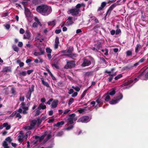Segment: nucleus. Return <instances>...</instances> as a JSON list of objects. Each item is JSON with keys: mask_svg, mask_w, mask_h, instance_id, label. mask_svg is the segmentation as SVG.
<instances>
[{"mask_svg": "<svg viewBox=\"0 0 148 148\" xmlns=\"http://www.w3.org/2000/svg\"><path fill=\"white\" fill-rule=\"evenodd\" d=\"M67 122L69 123L70 124H72L74 123L73 119L72 118L69 117L67 120Z\"/></svg>", "mask_w": 148, "mask_h": 148, "instance_id": "nucleus-23", "label": "nucleus"}, {"mask_svg": "<svg viewBox=\"0 0 148 148\" xmlns=\"http://www.w3.org/2000/svg\"><path fill=\"white\" fill-rule=\"evenodd\" d=\"M140 45H137L135 48V51L137 53L138 51V50L140 49Z\"/></svg>", "mask_w": 148, "mask_h": 148, "instance_id": "nucleus-38", "label": "nucleus"}, {"mask_svg": "<svg viewBox=\"0 0 148 148\" xmlns=\"http://www.w3.org/2000/svg\"><path fill=\"white\" fill-rule=\"evenodd\" d=\"M79 9H76L75 8L70 9L69 10V13L71 14L73 16L77 15L79 14Z\"/></svg>", "mask_w": 148, "mask_h": 148, "instance_id": "nucleus-3", "label": "nucleus"}, {"mask_svg": "<svg viewBox=\"0 0 148 148\" xmlns=\"http://www.w3.org/2000/svg\"><path fill=\"white\" fill-rule=\"evenodd\" d=\"M25 14L27 16H29L30 14V12L29 9L27 8H25Z\"/></svg>", "mask_w": 148, "mask_h": 148, "instance_id": "nucleus-20", "label": "nucleus"}, {"mask_svg": "<svg viewBox=\"0 0 148 148\" xmlns=\"http://www.w3.org/2000/svg\"><path fill=\"white\" fill-rule=\"evenodd\" d=\"M11 93L13 95L15 94L16 90H15V88L14 87H12L11 88Z\"/></svg>", "mask_w": 148, "mask_h": 148, "instance_id": "nucleus-36", "label": "nucleus"}, {"mask_svg": "<svg viewBox=\"0 0 148 148\" xmlns=\"http://www.w3.org/2000/svg\"><path fill=\"white\" fill-rule=\"evenodd\" d=\"M85 6V5L83 3L82 4H77L76 6V9H79V8L82 6L84 7Z\"/></svg>", "mask_w": 148, "mask_h": 148, "instance_id": "nucleus-26", "label": "nucleus"}, {"mask_svg": "<svg viewBox=\"0 0 148 148\" xmlns=\"http://www.w3.org/2000/svg\"><path fill=\"white\" fill-rule=\"evenodd\" d=\"M64 121H63L58 122L57 123V127H59L60 126L64 125Z\"/></svg>", "mask_w": 148, "mask_h": 148, "instance_id": "nucleus-29", "label": "nucleus"}, {"mask_svg": "<svg viewBox=\"0 0 148 148\" xmlns=\"http://www.w3.org/2000/svg\"><path fill=\"white\" fill-rule=\"evenodd\" d=\"M91 18H93V19H94V21L95 23H98L99 21H98V20L96 18H95V16H91Z\"/></svg>", "mask_w": 148, "mask_h": 148, "instance_id": "nucleus-49", "label": "nucleus"}, {"mask_svg": "<svg viewBox=\"0 0 148 148\" xmlns=\"http://www.w3.org/2000/svg\"><path fill=\"white\" fill-rule=\"evenodd\" d=\"M49 25L54 26L55 25V22L54 21L49 22L48 23Z\"/></svg>", "mask_w": 148, "mask_h": 148, "instance_id": "nucleus-51", "label": "nucleus"}, {"mask_svg": "<svg viewBox=\"0 0 148 148\" xmlns=\"http://www.w3.org/2000/svg\"><path fill=\"white\" fill-rule=\"evenodd\" d=\"M116 6V3H114L108 9L107 12V13H108L109 12H110Z\"/></svg>", "mask_w": 148, "mask_h": 148, "instance_id": "nucleus-21", "label": "nucleus"}, {"mask_svg": "<svg viewBox=\"0 0 148 148\" xmlns=\"http://www.w3.org/2000/svg\"><path fill=\"white\" fill-rule=\"evenodd\" d=\"M4 26L7 29H8L10 27V25L8 24H6L4 25Z\"/></svg>", "mask_w": 148, "mask_h": 148, "instance_id": "nucleus-39", "label": "nucleus"}, {"mask_svg": "<svg viewBox=\"0 0 148 148\" xmlns=\"http://www.w3.org/2000/svg\"><path fill=\"white\" fill-rule=\"evenodd\" d=\"M132 51H128L126 52L127 55V56H130L132 55Z\"/></svg>", "mask_w": 148, "mask_h": 148, "instance_id": "nucleus-62", "label": "nucleus"}, {"mask_svg": "<svg viewBox=\"0 0 148 148\" xmlns=\"http://www.w3.org/2000/svg\"><path fill=\"white\" fill-rule=\"evenodd\" d=\"M34 86L33 85H32L31 88H29L28 92L30 93L29 94H28L29 95V97H28V98H29L30 97H31L32 93L34 91Z\"/></svg>", "mask_w": 148, "mask_h": 148, "instance_id": "nucleus-18", "label": "nucleus"}, {"mask_svg": "<svg viewBox=\"0 0 148 148\" xmlns=\"http://www.w3.org/2000/svg\"><path fill=\"white\" fill-rule=\"evenodd\" d=\"M75 116V113H73L69 115V117L72 118L73 119L74 118Z\"/></svg>", "mask_w": 148, "mask_h": 148, "instance_id": "nucleus-55", "label": "nucleus"}, {"mask_svg": "<svg viewBox=\"0 0 148 148\" xmlns=\"http://www.w3.org/2000/svg\"><path fill=\"white\" fill-rule=\"evenodd\" d=\"M75 65L74 61H71L67 62L66 65L64 66V68L66 69H72L74 67Z\"/></svg>", "mask_w": 148, "mask_h": 148, "instance_id": "nucleus-2", "label": "nucleus"}, {"mask_svg": "<svg viewBox=\"0 0 148 148\" xmlns=\"http://www.w3.org/2000/svg\"><path fill=\"white\" fill-rule=\"evenodd\" d=\"M20 107L23 110H28L29 109V107L28 106H27L24 102L21 103L20 105Z\"/></svg>", "mask_w": 148, "mask_h": 148, "instance_id": "nucleus-10", "label": "nucleus"}, {"mask_svg": "<svg viewBox=\"0 0 148 148\" xmlns=\"http://www.w3.org/2000/svg\"><path fill=\"white\" fill-rule=\"evenodd\" d=\"M106 3L105 2H103L101 3L100 7H99L98 9V11H100L103 9V8L106 6Z\"/></svg>", "mask_w": 148, "mask_h": 148, "instance_id": "nucleus-12", "label": "nucleus"}, {"mask_svg": "<svg viewBox=\"0 0 148 148\" xmlns=\"http://www.w3.org/2000/svg\"><path fill=\"white\" fill-rule=\"evenodd\" d=\"M3 127H6V130H9L11 126L10 125H9L7 123H3Z\"/></svg>", "mask_w": 148, "mask_h": 148, "instance_id": "nucleus-22", "label": "nucleus"}, {"mask_svg": "<svg viewBox=\"0 0 148 148\" xmlns=\"http://www.w3.org/2000/svg\"><path fill=\"white\" fill-rule=\"evenodd\" d=\"M19 32L20 34H23L24 33L25 31L23 28H21L20 29Z\"/></svg>", "mask_w": 148, "mask_h": 148, "instance_id": "nucleus-57", "label": "nucleus"}, {"mask_svg": "<svg viewBox=\"0 0 148 148\" xmlns=\"http://www.w3.org/2000/svg\"><path fill=\"white\" fill-rule=\"evenodd\" d=\"M123 97V95L121 93H119V95L116 97H114V98L117 100V101H119Z\"/></svg>", "mask_w": 148, "mask_h": 148, "instance_id": "nucleus-13", "label": "nucleus"}, {"mask_svg": "<svg viewBox=\"0 0 148 148\" xmlns=\"http://www.w3.org/2000/svg\"><path fill=\"white\" fill-rule=\"evenodd\" d=\"M89 117L88 116H83L80 118L78 120L77 122L81 121L82 122L86 123L89 121Z\"/></svg>", "mask_w": 148, "mask_h": 148, "instance_id": "nucleus-4", "label": "nucleus"}, {"mask_svg": "<svg viewBox=\"0 0 148 148\" xmlns=\"http://www.w3.org/2000/svg\"><path fill=\"white\" fill-rule=\"evenodd\" d=\"M13 47L14 50L15 51L17 52L18 51V49L16 46H13Z\"/></svg>", "mask_w": 148, "mask_h": 148, "instance_id": "nucleus-53", "label": "nucleus"}, {"mask_svg": "<svg viewBox=\"0 0 148 148\" xmlns=\"http://www.w3.org/2000/svg\"><path fill=\"white\" fill-rule=\"evenodd\" d=\"M73 23L72 17H69L68 18L67 20L66 23L68 25H71Z\"/></svg>", "mask_w": 148, "mask_h": 148, "instance_id": "nucleus-11", "label": "nucleus"}, {"mask_svg": "<svg viewBox=\"0 0 148 148\" xmlns=\"http://www.w3.org/2000/svg\"><path fill=\"white\" fill-rule=\"evenodd\" d=\"M44 53V50L42 49L40 51V52H35L34 53V55L35 56H39L40 55H43Z\"/></svg>", "mask_w": 148, "mask_h": 148, "instance_id": "nucleus-14", "label": "nucleus"}, {"mask_svg": "<svg viewBox=\"0 0 148 148\" xmlns=\"http://www.w3.org/2000/svg\"><path fill=\"white\" fill-rule=\"evenodd\" d=\"M53 99L52 98L50 99L46 103L48 104L49 105L51 104V101H53Z\"/></svg>", "mask_w": 148, "mask_h": 148, "instance_id": "nucleus-50", "label": "nucleus"}, {"mask_svg": "<svg viewBox=\"0 0 148 148\" xmlns=\"http://www.w3.org/2000/svg\"><path fill=\"white\" fill-rule=\"evenodd\" d=\"M116 93V89L115 88H112L109 90L106 94V95H114Z\"/></svg>", "mask_w": 148, "mask_h": 148, "instance_id": "nucleus-9", "label": "nucleus"}, {"mask_svg": "<svg viewBox=\"0 0 148 148\" xmlns=\"http://www.w3.org/2000/svg\"><path fill=\"white\" fill-rule=\"evenodd\" d=\"M3 71L4 72H11V68L10 66H6L3 69Z\"/></svg>", "mask_w": 148, "mask_h": 148, "instance_id": "nucleus-16", "label": "nucleus"}, {"mask_svg": "<svg viewBox=\"0 0 148 148\" xmlns=\"http://www.w3.org/2000/svg\"><path fill=\"white\" fill-rule=\"evenodd\" d=\"M40 110H39L38 109V110H37L36 111V113L35 114V116H38L40 114Z\"/></svg>", "mask_w": 148, "mask_h": 148, "instance_id": "nucleus-48", "label": "nucleus"}, {"mask_svg": "<svg viewBox=\"0 0 148 148\" xmlns=\"http://www.w3.org/2000/svg\"><path fill=\"white\" fill-rule=\"evenodd\" d=\"M34 71V70H28L27 72V74L28 75H30V74L32 72H33Z\"/></svg>", "mask_w": 148, "mask_h": 148, "instance_id": "nucleus-60", "label": "nucleus"}, {"mask_svg": "<svg viewBox=\"0 0 148 148\" xmlns=\"http://www.w3.org/2000/svg\"><path fill=\"white\" fill-rule=\"evenodd\" d=\"M145 59L144 58H141L139 61V62L140 63H142L145 60Z\"/></svg>", "mask_w": 148, "mask_h": 148, "instance_id": "nucleus-63", "label": "nucleus"}, {"mask_svg": "<svg viewBox=\"0 0 148 148\" xmlns=\"http://www.w3.org/2000/svg\"><path fill=\"white\" fill-rule=\"evenodd\" d=\"M109 95H107L105 99V100L106 101H108L110 99V97Z\"/></svg>", "mask_w": 148, "mask_h": 148, "instance_id": "nucleus-42", "label": "nucleus"}, {"mask_svg": "<svg viewBox=\"0 0 148 148\" xmlns=\"http://www.w3.org/2000/svg\"><path fill=\"white\" fill-rule=\"evenodd\" d=\"M145 80H146L148 79V72L145 75Z\"/></svg>", "mask_w": 148, "mask_h": 148, "instance_id": "nucleus-64", "label": "nucleus"}, {"mask_svg": "<svg viewBox=\"0 0 148 148\" xmlns=\"http://www.w3.org/2000/svg\"><path fill=\"white\" fill-rule=\"evenodd\" d=\"M101 60L102 61V62L103 63H104L106 64L107 63L106 62V60H105L104 58L103 57L100 58Z\"/></svg>", "mask_w": 148, "mask_h": 148, "instance_id": "nucleus-58", "label": "nucleus"}, {"mask_svg": "<svg viewBox=\"0 0 148 148\" xmlns=\"http://www.w3.org/2000/svg\"><path fill=\"white\" fill-rule=\"evenodd\" d=\"M91 64V61L84 58L83 59V62L82 64V66L85 67L89 66Z\"/></svg>", "mask_w": 148, "mask_h": 148, "instance_id": "nucleus-5", "label": "nucleus"}, {"mask_svg": "<svg viewBox=\"0 0 148 148\" xmlns=\"http://www.w3.org/2000/svg\"><path fill=\"white\" fill-rule=\"evenodd\" d=\"M73 50V47H72L71 48H69L68 49L67 52L68 53H69L70 54H71V53H72V52Z\"/></svg>", "mask_w": 148, "mask_h": 148, "instance_id": "nucleus-43", "label": "nucleus"}, {"mask_svg": "<svg viewBox=\"0 0 148 148\" xmlns=\"http://www.w3.org/2000/svg\"><path fill=\"white\" fill-rule=\"evenodd\" d=\"M133 82V81L132 80H130L129 81L127 82H125L123 85L124 86H128L130 84H131Z\"/></svg>", "mask_w": 148, "mask_h": 148, "instance_id": "nucleus-28", "label": "nucleus"}, {"mask_svg": "<svg viewBox=\"0 0 148 148\" xmlns=\"http://www.w3.org/2000/svg\"><path fill=\"white\" fill-rule=\"evenodd\" d=\"M3 146L4 147V148H9L7 142L5 141H3Z\"/></svg>", "mask_w": 148, "mask_h": 148, "instance_id": "nucleus-30", "label": "nucleus"}, {"mask_svg": "<svg viewBox=\"0 0 148 148\" xmlns=\"http://www.w3.org/2000/svg\"><path fill=\"white\" fill-rule=\"evenodd\" d=\"M57 85L58 86H59L62 87L63 86V82L62 81H60V82H58L57 83Z\"/></svg>", "mask_w": 148, "mask_h": 148, "instance_id": "nucleus-44", "label": "nucleus"}, {"mask_svg": "<svg viewBox=\"0 0 148 148\" xmlns=\"http://www.w3.org/2000/svg\"><path fill=\"white\" fill-rule=\"evenodd\" d=\"M58 100H54L51 103V107L52 108H56L58 105Z\"/></svg>", "mask_w": 148, "mask_h": 148, "instance_id": "nucleus-8", "label": "nucleus"}, {"mask_svg": "<svg viewBox=\"0 0 148 148\" xmlns=\"http://www.w3.org/2000/svg\"><path fill=\"white\" fill-rule=\"evenodd\" d=\"M73 127H74V125H71V126H69V127H68L66 128V130H70L72 129L73 128Z\"/></svg>", "mask_w": 148, "mask_h": 148, "instance_id": "nucleus-52", "label": "nucleus"}, {"mask_svg": "<svg viewBox=\"0 0 148 148\" xmlns=\"http://www.w3.org/2000/svg\"><path fill=\"white\" fill-rule=\"evenodd\" d=\"M121 32V30L119 29H118L116 31V34H119Z\"/></svg>", "mask_w": 148, "mask_h": 148, "instance_id": "nucleus-61", "label": "nucleus"}, {"mask_svg": "<svg viewBox=\"0 0 148 148\" xmlns=\"http://www.w3.org/2000/svg\"><path fill=\"white\" fill-rule=\"evenodd\" d=\"M88 90V89L85 90L83 92L82 94V95L81 97V99H82L84 97V96H85L86 94L87 91Z\"/></svg>", "mask_w": 148, "mask_h": 148, "instance_id": "nucleus-31", "label": "nucleus"}, {"mask_svg": "<svg viewBox=\"0 0 148 148\" xmlns=\"http://www.w3.org/2000/svg\"><path fill=\"white\" fill-rule=\"evenodd\" d=\"M16 111H15L13 112L12 114L10 116V117H13L16 115Z\"/></svg>", "mask_w": 148, "mask_h": 148, "instance_id": "nucleus-46", "label": "nucleus"}, {"mask_svg": "<svg viewBox=\"0 0 148 148\" xmlns=\"http://www.w3.org/2000/svg\"><path fill=\"white\" fill-rule=\"evenodd\" d=\"M46 51L47 53H50L51 52V50L49 48H47L46 49Z\"/></svg>", "mask_w": 148, "mask_h": 148, "instance_id": "nucleus-59", "label": "nucleus"}, {"mask_svg": "<svg viewBox=\"0 0 148 148\" xmlns=\"http://www.w3.org/2000/svg\"><path fill=\"white\" fill-rule=\"evenodd\" d=\"M36 10L43 15L47 16L51 12L52 9L51 7L43 5L37 7Z\"/></svg>", "mask_w": 148, "mask_h": 148, "instance_id": "nucleus-1", "label": "nucleus"}, {"mask_svg": "<svg viewBox=\"0 0 148 148\" xmlns=\"http://www.w3.org/2000/svg\"><path fill=\"white\" fill-rule=\"evenodd\" d=\"M55 48L57 49L58 47V45L59 43V38L58 37H56V38L55 41Z\"/></svg>", "mask_w": 148, "mask_h": 148, "instance_id": "nucleus-15", "label": "nucleus"}, {"mask_svg": "<svg viewBox=\"0 0 148 148\" xmlns=\"http://www.w3.org/2000/svg\"><path fill=\"white\" fill-rule=\"evenodd\" d=\"M15 117H18V119H21L22 117V116L20 114V113H16Z\"/></svg>", "mask_w": 148, "mask_h": 148, "instance_id": "nucleus-47", "label": "nucleus"}, {"mask_svg": "<svg viewBox=\"0 0 148 148\" xmlns=\"http://www.w3.org/2000/svg\"><path fill=\"white\" fill-rule=\"evenodd\" d=\"M31 37V33L28 30L26 31L25 34L23 35V38L24 39H29Z\"/></svg>", "mask_w": 148, "mask_h": 148, "instance_id": "nucleus-6", "label": "nucleus"}, {"mask_svg": "<svg viewBox=\"0 0 148 148\" xmlns=\"http://www.w3.org/2000/svg\"><path fill=\"white\" fill-rule=\"evenodd\" d=\"M93 71H88L86 72L85 73V75L87 76H89L92 75L93 74Z\"/></svg>", "mask_w": 148, "mask_h": 148, "instance_id": "nucleus-24", "label": "nucleus"}, {"mask_svg": "<svg viewBox=\"0 0 148 148\" xmlns=\"http://www.w3.org/2000/svg\"><path fill=\"white\" fill-rule=\"evenodd\" d=\"M70 111V110L69 109H66L65 110L64 112V113L63 115L64 114H67Z\"/></svg>", "mask_w": 148, "mask_h": 148, "instance_id": "nucleus-56", "label": "nucleus"}, {"mask_svg": "<svg viewBox=\"0 0 148 148\" xmlns=\"http://www.w3.org/2000/svg\"><path fill=\"white\" fill-rule=\"evenodd\" d=\"M118 102L117 100L116 99L114 100L112 99L111 101H109V103L110 104H114Z\"/></svg>", "mask_w": 148, "mask_h": 148, "instance_id": "nucleus-27", "label": "nucleus"}, {"mask_svg": "<svg viewBox=\"0 0 148 148\" xmlns=\"http://www.w3.org/2000/svg\"><path fill=\"white\" fill-rule=\"evenodd\" d=\"M37 121L35 119L32 120L30 123V127H29V129L31 130L34 128V126L37 123Z\"/></svg>", "mask_w": 148, "mask_h": 148, "instance_id": "nucleus-7", "label": "nucleus"}, {"mask_svg": "<svg viewBox=\"0 0 148 148\" xmlns=\"http://www.w3.org/2000/svg\"><path fill=\"white\" fill-rule=\"evenodd\" d=\"M72 88L75 90L77 92L79 91L80 90V88L78 86H77L75 87L73 86H72Z\"/></svg>", "mask_w": 148, "mask_h": 148, "instance_id": "nucleus-32", "label": "nucleus"}, {"mask_svg": "<svg viewBox=\"0 0 148 148\" xmlns=\"http://www.w3.org/2000/svg\"><path fill=\"white\" fill-rule=\"evenodd\" d=\"M40 79L41 80L42 83V84L44 85V86H45L47 87H49V85L48 83L46 82H45L44 81V78L42 77L40 78Z\"/></svg>", "mask_w": 148, "mask_h": 148, "instance_id": "nucleus-19", "label": "nucleus"}, {"mask_svg": "<svg viewBox=\"0 0 148 148\" xmlns=\"http://www.w3.org/2000/svg\"><path fill=\"white\" fill-rule=\"evenodd\" d=\"M18 74L20 76H25L26 75V73L25 71H22L19 73Z\"/></svg>", "mask_w": 148, "mask_h": 148, "instance_id": "nucleus-25", "label": "nucleus"}, {"mask_svg": "<svg viewBox=\"0 0 148 148\" xmlns=\"http://www.w3.org/2000/svg\"><path fill=\"white\" fill-rule=\"evenodd\" d=\"M74 99L73 98H71L69 100L68 102V104L69 105H71L74 101Z\"/></svg>", "mask_w": 148, "mask_h": 148, "instance_id": "nucleus-35", "label": "nucleus"}, {"mask_svg": "<svg viewBox=\"0 0 148 148\" xmlns=\"http://www.w3.org/2000/svg\"><path fill=\"white\" fill-rule=\"evenodd\" d=\"M37 124L38 126L42 122V120L40 118H38L37 120Z\"/></svg>", "mask_w": 148, "mask_h": 148, "instance_id": "nucleus-41", "label": "nucleus"}, {"mask_svg": "<svg viewBox=\"0 0 148 148\" xmlns=\"http://www.w3.org/2000/svg\"><path fill=\"white\" fill-rule=\"evenodd\" d=\"M46 108V106L45 105H44V104L43 103H41L40 104L38 107V109L39 110H42L45 109Z\"/></svg>", "mask_w": 148, "mask_h": 148, "instance_id": "nucleus-17", "label": "nucleus"}, {"mask_svg": "<svg viewBox=\"0 0 148 148\" xmlns=\"http://www.w3.org/2000/svg\"><path fill=\"white\" fill-rule=\"evenodd\" d=\"M87 107H85L84 109H79L78 110V112L80 113L81 114L83 112H84L85 111V108H86Z\"/></svg>", "mask_w": 148, "mask_h": 148, "instance_id": "nucleus-33", "label": "nucleus"}, {"mask_svg": "<svg viewBox=\"0 0 148 148\" xmlns=\"http://www.w3.org/2000/svg\"><path fill=\"white\" fill-rule=\"evenodd\" d=\"M52 66L53 67H55L56 69H58L59 68V66L58 65L56 64H52Z\"/></svg>", "mask_w": 148, "mask_h": 148, "instance_id": "nucleus-45", "label": "nucleus"}, {"mask_svg": "<svg viewBox=\"0 0 148 148\" xmlns=\"http://www.w3.org/2000/svg\"><path fill=\"white\" fill-rule=\"evenodd\" d=\"M5 140L7 141H8L9 143H10L12 141V140L11 139V138L8 137V138H6L5 139Z\"/></svg>", "mask_w": 148, "mask_h": 148, "instance_id": "nucleus-40", "label": "nucleus"}, {"mask_svg": "<svg viewBox=\"0 0 148 148\" xmlns=\"http://www.w3.org/2000/svg\"><path fill=\"white\" fill-rule=\"evenodd\" d=\"M122 76H123L121 74H119L118 75H117V76L115 77L114 78V79H115V80H117L118 79L122 77Z\"/></svg>", "mask_w": 148, "mask_h": 148, "instance_id": "nucleus-34", "label": "nucleus"}, {"mask_svg": "<svg viewBox=\"0 0 148 148\" xmlns=\"http://www.w3.org/2000/svg\"><path fill=\"white\" fill-rule=\"evenodd\" d=\"M63 134L62 132H58L57 134V136H62Z\"/></svg>", "mask_w": 148, "mask_h": 148, "instance_id": "nucleus-54", "label": "nucleus"}, {"mask_svg": "<svg viewBox=\"0 0 148 148\" xmlns=\"http://www.w3.org/2000/svg\"><path fill=\"white\" fill-rule=\"evenodd\" d=\"M18 141L20 143H22L23 141V138H21V136L20 135H19L18 136Z\"/></svg>", "mask_w": 148, "mask_h": 148, "instance_id": "nucleus-37", "label": "nucleus"}]
</instances>
